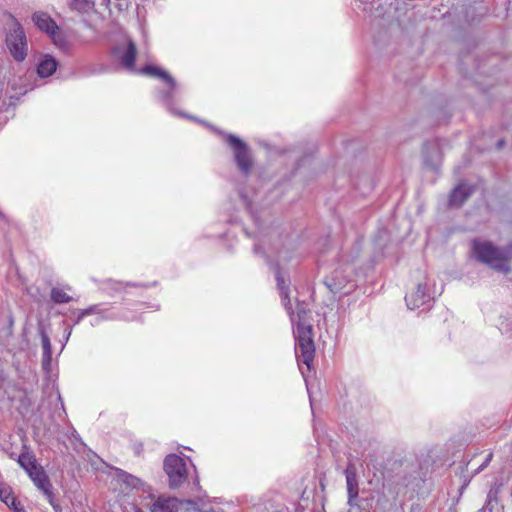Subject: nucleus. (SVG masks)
Masks as SVG:
<instances>
[{
	"label": "nucleus",
	"mask_w": 512,
	"mask_h": 512,
	"mask_svg": "<svg viewBox=\"0 0 512 512\" xmlns=\"http://www.w3.org/2000/svg\"><path fill=\"white\" fill-rule=\"evenodd\" d=\"M51 299L53 302L62 304L72 301V297L68 295L63 289L54 287L51 289Z\"/></svg>",
	"instance_id": "nucleus-20"
},
{
	"label": "nucleus",
	"mask_w": 512,
	"mask_h": 512,
	"mask_svg": "<svg viewBox=\"0 0 512 512\" xmlns=\"http://www.w3.org/2000/svg\"><path fill=\"white\" fill-rule=\"evenodd\" d=\"M224 136L233 150L238 169L243 174L248 175L252 168V158L247 144L233 134H225Z\"/></svg>",
	"instance_id": "nucleus-6"
},
{
	"label": "nucleus",
	"mask_w": 512,
	"mask_h": 512,
	"mask_svg": "<svg viewBox=\"0 0 512 512\" xmlns=\"http://www.w3.org/2000/svg\"><path fill=\"white\" fill-rule=\"evenodd\" d=\"M326 285L333 293L348 294L354 288V284L348 279L347 276L343 275L342 270H335L332 274L326 278Z\"/></svg>",
	"instance_id": "nucleus-10"
},
{
	"label": "nucleus",
	"mask_w": 512,
	"mask_h": 512,
	"mask_svg": "<svg viewBox=\"0 0 512 512\" xmlns=\"http://www.w3.org/2000/svg\"><path fill=\"white\" fill-rule=\"evenodd\" d=\"M15 499L17 498L12 489L5 484H0V500L9 507L11 504H15Z\"/></svg>",
	"instance_id": "nucleus-22"
},
{
	"label": "nucleus",
	"mask_w": 512,
	"mask_h": 512,
	"mask_svg": "<svg viewBox=\"0 0 512 512\" xmlns=\"http://www.w3.org/2000/svg\"><path fill=\"white\" fill-rule=\"evenodd\" d=\"M9 508L13 509L14 512H26L21 503L15 499V504H11Z\"/></svg>",
	"instance_id": "nucleus-25"
},
{
	"label": "nucleus",
	"mask_w": 512,
	"mask_h": 512,
	"mask_svg": "<svg viewBox=\"0 0 512 512\" xmlns=\"http://www.w3.org/2000/svg\"><path fill=\"white\" fill-rule=\"evenodd\" d=\"M87 311L88 316L90 315H96V323L100 321L105 320H116V319H123V320H134V317H129L126 315H119L113 311V307L106 304H95L91 305L87 308H85Z\"/></svg>",
	"instance_id": "nucleus-11"
},
{
	"label": "nucleus",
	"mask_w": 512,
	"mask_h": 512,
	"mask_svg": "<svg viewBox=\"0 0 512 512\" xmlns=\"http://www.w3.org/2000/svg\"><path fill=\"white\" fill-rule=\"evenodd\" d=\"M254 251H255L256 254H259V253L264 254V252L261 251V246L259 244L255 245Z\"/></svg>",
	"instance_id": "nucleus-28"
},
{
	"label": "nucleus",
	"mask_w": 512,
	"mask_h": 512,
	"mask_svg": "<svg viewBox=\"0 0 512 512\" xmlns=\"http://www.w3.org/2000/svg\"><path fill=\"white\" fill-rule=\"evenodd\" d=\"M503 143H504V141H503V140H499V141H498V147H499V148H501V147L503 146Z\"/></svg>",
	"instance_id": "nucleus-29"
},
{
	"label": "nucleus",
	"mask_w": 512,
	"mask_h": 512,
	"mask_svg": "<svg viewBox=\"0 0 512 512\" xmlns=\"http://www.w3.org/2000/svg\"><path fill=\"white\" fill-rule=\"evenodd\" d=\"M491 459H492V454L490 453V454L487 455V458H486L485 462L477 469V472H479L482 469H484L488 465V463L491 461Z\"/></svg>",
	"instance_id": "nucleus-26"
},
{
	"label": "nucleus",
	"mask_w": 512,
	"mask_h": 512,
	"mask_svg": "<svg viewBox=\"0 0 512 512\" xmlns=\"http://www.w3.org/2000/svg\"><path fill=\"white\" fill-rule=\"evenodd\" d=\"M181 502L174 497L160 496L150 505V512H178Z\"/></svg>",
	"instance_id": "nucleus-14"
},
{
	"label": "nucleus",
	"mask_w": 512,
	"mask_h": 512,
	"mask_svg": "<svg viewBox=\"0 0 512 512\" xmlns=\"http://www.w3.org/2000/svg\"><path fill=\"white\" fill-rule=\"evenodd\" d=\"M29 477L33 481V483L36 485V487L41 490L44 495L47 497L49 502L53 504V494H52V486L49 482V479L42 469V467L37 466L34 468L33 471H31L29 474Z\"/></svg>",
	"instance_id": "nucleus-12"
},
{
	"label": "nucleus",
	"mask_w": 512,
	"mask_h": 512,
	"mask_svg": "<svg viewBox=\"0 0 512 512\" xmlns=\"http://www.w3.org/2000/svg\"><path fill=\"white\" fill-rule=\"evenodd\" d=\"M471 258L502 274L511 272L512 244L500 247L491 241L475 238L471 240Z\"/></svg>",
	"instance_id": "nucleus-2"
},
{
	"label": "nucleus",
	"mask_w": 512,
	"mask_h": 512,
	"mask_svg": "<svg viewBox=\"0 0 512 512\" xmlns=\"http://www.w3.org/2000/svg\"><path fill=\"white\" fill-rule=\"evenodd\" d=\"M120 480L126 484L128 487L133 489L142 490L144 493L148 492V497L153 499V495L150 493V487L147 486L141 479L127 473H123L120 475Z\"/></svg>",
	"instance_id": "nucleus-18"
},
{
	"label": "nucleus",
	"mask_w": 512,
	"mask_h": 512,
	"mask_svg": "<svg viewBox=\"0 0 512 512\" xmlns=\"http://www.w3.org/2000/svg\"><path fill=\"white\" fill-rule=\"evenodd\" d=\"M71 333H72V328L65 330V335H64L65 342H67L69 340V337L71 336Z\"/></svg>",
	"instance_id": "nucleus-27"
},
{
	"label": "nucleus",
	"mask_w": 512,
	"mask_h": 512,
	"mask_svg": "<svg viewBox=\"0 0 512 512\" xmlns=\"http://www.w3.org/2000/svg\"><path fill=\"white\" fill-rule=\"evenodd\" d=\"M135 511H136V512H142L140 509H136Z\"/></svg>",
	"instance_id": "nucleus-30"
},
{
	"label": "nucleus",
	"mask_w": 512,
	"mask_h": 512,
	"mask_svg": "<svg viewBox=\"0 0 512 512\" xmlns=\"http://www.w3.org/2000/svg\"><path fill=\"white\" fill-rule=\"evenodd\" d=\"M472 194V187L466 184H460L451 193L449 204L453 207L461 206Z\"/></svg>",
	"instance_id": "nucleus-15"
},
{
	"label": "nucleus",
	"mask_w": 512,
	"mask_h": 512,
	"mask_svg": "<svg viewBox=\"0 0 512 512\" xmlns=\"http://www.w3.org/2000/svg\"><path fill=\"white\" fill-rule=\"evenodd\" d=\"M276 280L283 305L290 315L293 324V333L296 340L295 353L301 373L305 376L301 365H306L309 371L315 356L310 312L306 309L305 305L301 303H297L296 311L292 310L291 301L288 298V287L284 277L280 273H277Z\"/></svg>",
	"instance_id": "nucleus-1"
},
{
	"label": "nucleus",
	"mask_w": 512,
	"mask_h": 512,
	"mask_svg": "<svg viewBox=\"0 0 512 512\" xmlns=\"http://www.w3.org/2000/svg\"><path fill=\"white\" fill-rule=\"evenodd\" d=\"M346 485L348 492V503L353 505L354 501L358 498V481L357 472L354 464L349 463L345 469Z\"/></svg>",
	"instance_id": "nucleus-13"
},
{
	"label": "nucleus",
	"mask_w": 512,
	"mask_h": 512,
	"mask_svg": "<svg viewBox=\"0 0 512 512\" xmlns=\"http://www.w3.org/2000/svg\"><path fill=\"white\" fill-rule=\"evenodd\" d=\"M139 73L150 77L159 78L167 83L169 88L167 90L160 91L158 97L172 112H174L171 108V105L173 100V93L177 86L175 79L167 71L154 65H146L139 70Z\"/></svg>",
	"instance_id": "nucleus-5"
},
{
	"label": "nucleus",
	"mask_w": 512,
	"mask_h": 512,
	"mask_svg": "<svg viewBox=\"0 0 512 512\" xmlns=\"http://www.w3.org/2000/svg\"><path fill=\"white\" fill-rule=\"evenodd\" d=\"M57 68L56 60L49 56L45 55L39 62L37 66V73L40 77L45 78L51 76Z\"/></svg>",
	"instance_id": "nucleus-17"
},
{
	"label": "nucleus",
	"mask_w": 512,
	"mask_h": 512,
	"mask_svg": "<svg viewBox=\"0 0 512 512\" xmlns=\"http://www.w3.org/2000/svg\"><path fill=\"white\" fill-rule=\"evenodd\" d=\"M136 53L135 43L128 37L123 38L111 51L113 59L118 61L123 68L129 71L135 70Z\"/></svg>",
	"instance_id": "nucleus-8"
},
{
	"label": "nucleus",
	"mask_w": 512,
	"mask_h": 512,
	"mask_svg": "<svg viewBox=\"0 0 512 512\" xmlns=\"http://www.w3.org/2000/svg\"><path fill=\"white\" fill-rule=\"evenodd\" d=\"M18 463L28 474L38 466L36 460L29 454H21Z\"/></svg>",
	"instance_id": "nucleus-21"
},
{
	"label": "nucleus",
	"mask_w": 512,
	"mask_h": 512,
	"mask_svg": "<svg viewBox=\"0 0 512 512\" xmlns=\"http://www.w3.org/2000/svg\"><path fill=\"white\" fill-rule=\"evenodd\" d=\"M129 285V283L124 284L123 282L109 279L103 283V289L108 293H117L122 291L126 286Z\"/></svg>",
	"instance_id": "nucleus-23"
},
{
	"label": "nucleus",
	"mask_w": 512,
	"mask_h": 512,
	"mask_svg": "<svg viewBox=\"0 0 512 512\" xmlns=\"http://www.w3.org/2000/svg\"><path fill=\"white\" fill-rule=\"evenodd\" d=\"M6 44L11 55L16 61L22 62L26 58L28 50L27 39L24 30L20 25L14 24L10 29L6 36Z\"/></svg>",
	"instance_id": "nucleus-7"
},
{
	"label": "nucleus",
	"mask_w": 512,
	"mask_h": 512,
	"mask_svg": "<svg viewBox=\"0 0 512 512\" xmlns=\"http://www.w3.org/2000/svg\"><path fill=\"white\" fill-rule=\"evenodd\" d=\"M33 22L41 30L47 33L56 45L61 46L64 39L59 31L56 22L45 12H35L33 14Z\"/></svg>",
	"instance_id": "nucleus-9"
},
{
	"label": "nucleus",
	"mask_w": 512,
	"mask_h": 512,
	"mask_svg": "<svg viewBox=\"0 0 512 512\" xmlns=\"http://www.w3.org/2000/svg\"><path fill=\"white\" fill-rule=\"evenodd\" d=\"M441 292V290H436L435 280L425 276L424 280L420 281L416 288L406 295L405 300L407 307L411 310L418 309L430 303L436 294H440Z\"/></svg>",
	"instance_id": "nucleus-3"
},
{
	"label": "nucleus",
	"mask_w": 512,
	"mask_h": 512,
	"mask_svg": "<svg viewBox=\"0 0 512 512\" xmlns=\"http://www.w3.org/2000/svg\"><path fill=\"white\" fill-rule=\"evenodd\" d=\"M164 471L171 488H178L187 480V462L176 454H170L165 458Z\"/></svg>",
	"instance_id": "nucleus-4"
},
{
	"label": "nucleus",
	"mask_w": 512,
	"mask_h": 512,
	"mask_svg": "<svg viewBox=\"0 0 512 512\" xmlns=\"http://www.w3.org/2000/svg\"><path fill=\"white\" fill-rule=\"evenodd\" d=\"M68 5L72 10L81 13L89 12L94 8V2L92 0H68Z\"/></svg>",
	"instance_id": "nucleus-19"
},
{
	"label": "nucleus",
	"mask_w": 512,
	"mask_h": 512,
	"mask_svg": "<svg viewBox=\"0 0 512 512\" xmlns=\"http://www.w3.org/2000/svg\"><path fill=\"white\" fill-rule=\"evenodd\" d=\"M75 314V321L74 325L80 323L86 316H88L87 311L85 309L76 310L74 311Z\"/></svg>",
	"instance_id": "nucleus-24"
},
{
	"label": "nucleus",
	"mask_w": 512,
	"mask_h": 512,
	"mask_svg": "<svg viewBox=\"0 0 512 512\" xmlns=\"http://www.w3.org/2000/svg\"><path fill=\"white\" fill-rule=\"evenodd\" d=\"M41 344H42V367L44 370L49 371L52 360V349L49 336L43 329L40 330Z\"/></svg>",
	"instance_id": "nucleus-16"
}]
</instances>
